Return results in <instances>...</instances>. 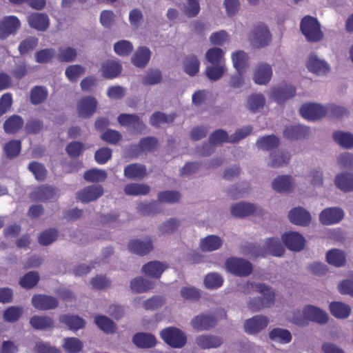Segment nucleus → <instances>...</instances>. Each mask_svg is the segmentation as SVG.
<instances>
[{
	"label": "nucleus",
	"instance_id": "obj_1",
	"mask_svg": "<svg viewBox=\"0 0 353 353\" xmlns=\"http://www.w3.org/2000/svg\"><path fill=\"white\" fill-rule=\"evenodd\" d=\"M301 30L309 42H318L323 37L318 20L311 16H305L301 22Z\"/></svg>",
	"mask_w": 353,
	"mask_h": 353
},
{
	"label": "nucleus",
	"instance_id": "obj_2",
	"mask_svg": "<svg viewBox=\"0 0 353 353\" xmlns=\"http://www.w3.org/2000/svg\"><path fill=\"white\" fill-rule=\"evenodd\" d=\"M160 334L163 340L168 345L174 348H181L187 342L185 333L176 327H170L165 328L161 330Z\"/></svg>",
	"mask_w": 353,
	"mask_h": 353
},
{
	"label": "nucleus",
	"instance_id": "obj_3",
	"mask_svg": "<svg viewBox=\"0 0 353 353\" xmlns=\"http://www.w3.org/2000/svg\"><path fill=\"white\" fill-rule=\"evenodd\" d=\"M227 270L238 276H249L252 272V265L246 259L232 257L225 262Z\"/></svg>",
	"mask_w": 353,
	"mask_h": 353
},
{
	"label": "nucleus",
	"instance_id": "obj_4",
	"mask_svg": "<svg viewBox=\"0 0 353 353\" xmlns=\"http://www.w3.org/2000/svg\"><path fill=\"white\" fill-rule=\"evenodd\" d=\"M250 39L254 46L262 48L270 42L271 34L268 27L261 23L253 28Z\"/></svg>",
	"mask_w": 353,
	"mask_h": 353
},
{
	"label": "nucleus",
	"instance_id": "obj_5",
	"mask_svg": "<svg viewBox=\"0 0 353 353\" xmlns=\"http://www.w3.org/2000/svg\"><path fill=\"white\" fill-rule=\"evenodd\" d=\"M244 286L245 289L248 290L247 293H251L252 292H259L263 295L262 299L269 307L273 305L275 300V294L269 286L263 283L250 281L247 282Z\"/></svg>",
	"mask_w": 353,
	"mask_h": 353
},
{
	"label": "nucleus",
	"instance_id": "obj_6",
	"mask_svg": "<svg viewBox=\"0 0 353 353\" xmlns=\"http://www.w3.org/2000/svg\"><path fill=\"white\" fill-rule=\"evenodd\" d=\"M270 323L269 319L263 315H256L244 323V330L250 334H256L266 328Z\"/></svg>",
	"mask_w": 353,
	"mask_h": 353
},
{
	"label": "nucleus",
	"instance_id": "obj_7",
	"mask_svg": "<svg viewBox=\"0 0 353 353\" xmlns=\"http://www.w3.org/2000/svg\"><path fill=\"white\" fill-rule=\"evenodd\" d=\"M97 104V101L93 97H83L77 103L79 117L85 119L90 118L96 112Z\"/></svg>",
	"mask_w": 353,
	"mask_h": 353
},
{
	"label": "nucleus",
	"instance_id": "obj_8",
	"mask_svg": "<svg viewBox=\"0 0 353 353\" xmlns=\"http://www.w3.org/2000/svg\"><path fill=\"white\" fill-rule=\"evenodd\" d=\"M20 25V21L15 16L4 17L0 22V39H4L10 34H14Z\"/></svg>",
	"mask_w": 353,
	"mask_h": 353
},
{
	"label": "nucleus",
	"instance_id": "obj_9",
	"mask_svg": "<svg viewBox=\"0 0 353 353\" xmlns=\"http://www.w3.org/2000/svg\"><path fill=\"white\" fill-rule=\"evenodd\" d=\"M300 114L308 120L321 119L327 113L325 108L316 103H307L300 108Z\"/></svg>",
	"mask_w": 353,
	"mask_h": 353
},
{
	"label": "nucleus",
	"instance_id": "obj_10",
	"mask_svg": "<svg viewBox=\"0 0 353 353\" xmlns=\"http://www.w3.org/2000/svg\"><path fill=\"white\" fill-rule=\"evenodd\" d=\"M344 212L340 208H327L323 210L320 215V222L325 225L339 223L343 219Z\"/></svg>",
	"mask_w": 353,
	"mask_h": 353
},
{
	"label": "nucleus",
	"instance_id": "obj_11",
	"mask_svg": "<svg viewBox=\"0 0 353 353\" xmlns=\"http://www.w3.org/2000/svg\"><path fill=\"white\" fill-rule=\"evenodd\" d=\"M103 188L101 185H89L84 188L77 193V199L82 203H89L97 200L103 194Z\"/></svg>",
	"mask_w": 353,
	"mask_h": 353
},
{
	"label": "nucleus",
	"instance_id": "obj_12",
	"mask_svg": "<svg viewBox=\"0 0 353 353\" xmlns=\"http://www.w3.org/2000/svg\"><path fill=\"white\" fill-rule=\"evenodd\" d=\"M32 305L40 310L54 309L58 306V300L49 295L36 294L32 298Z\"/></svg>",
	"mask_w": 353,
	"mask_h": 353
},
{
	"label": "nucleus",
	"instance_id": "obj_13",
	"mask_svg": "<svg viewBox=\"0 0 353 353\" xmlns=\"http://www.w3.org/2000/svg\"><path fill=\"white\" fill-rule=\"evenodd\" d=\"M295 94V88L292 85H283L272 88L270 91V97L278 103H282Z\"/></svg>",
	"mask_w": 353,
	"mask_h": 353
},
{
	"label": "nucleus",
	"instance_id": "obj_14",
	"mask_svg": "<svg viewBox=\"0 0 353 353\" xmlns=\"http://www.w3.org/2000/svg\"><path fill=\"white\" fill-rule=\"evenodd\" d=\"M216 323V318L210 314L198 315L191 321L192 326L197 331L208 330L214 327Z\"/></svg>",
	"mask_w": 353,
	"mask_h": 353
},
{
	"label": "nucleus",
	"instance_id": "obj_15",
	"mask_svg": "<svg viewBox=\"0 0 353 353\" xmlns=\"http://www.w3.org/2000/svg\"><path fill=\"white\" fill-rule=\"evenodd\" d=\"M56 193L55 188L43 185L35 188L30 194V198L34 201H46L53 199Z\"/></svg>",
	"mask_w": 353,
	"mask_h": 353
},
{
	"label": "nucleus",
	"instance_id": "obj_16",
	"mask_svg": "<svg viewBox=\"0 0 353 353\" xmlns=\"http://www.w3.org/2000/svg\"><path fill=\"white\" fill-rule=\"evenodd\" d=\"M288 218L292 223L301 226H306L311 221L310 212L301 207L291 210L288 213Z\"/></svg>",
	"mask_w": 353,
	"mask_h": 353
},
{
	"label": "nucleus",
	"instance_id": "obj_17",
	"mask_svg": "<svg viewBox=\"0 0 353 353\" xmlns=\"http://www.w3.org/2000/svg\"><path fill=\"white\" fill-rule=\"evenodd\" d=\"M168 268L165 262L152 261L143 265L141 270L145 275L154 279H159L163 272Z\"/></svg>",
	"mask_w": 353,
	"mask_h": 353
},
{
	"label": "nucleus",
	"instance_id": "obj_18",
	"mask_svg": "<svg viewBox=\"0 0 353 353\" xmlns=\"http://www.w3.org/2000/svg\"><path fill=\"white\" fill-rule=\"evenodd\" d=\"M304 314L306 317L307 325L308 324V321L325 324L328 320V316L325 312L311 305H306L304 307Z\"/></svg>",
	"mask_w": 353,
	"mask_h": 353
},
{
	"label": "nucleus",
	"instance_id": "obj_19",
	"mask_svg": "<svg viewBox=\"0 0 353 353\" xmlns=\"http://www.w3.org/2000/svg\"><path fill=\"white\" fill-rule=\"evenodd\" d=\"M286 247L294 251H300L303 249L305 239L303 236L298 232H290L282 236Z\"/></svg>",
	"mask_w": 353,
	"mask_h": 353
},
{
	"label": "nucleus",
	"instance_id": "obj_20",
	"mask_svg": "<svg viewBox=\"0 0 353 353\" xmlns=\"http://www.w3.org/2000/svg\"><path fill=\"white\" fill-rule=\"evenodd\" d=\"M101 72L104 78L112 79L120 75L122 72V65L118 61L108 59L103 63Z\"/></svg>",
	"mask_w": 353,
	"mask_h": 353
},
{
	"label": "nucleus",
	"instance_id": "obj_21",
	"mask_svg": "<svg viewBox=\"0 0 353 353\" xmlns=\"http://www.w3.org/2000/svg\"><path fill=\"white\" fill-rule=\"evenodd\" d=\"M307 68L309 71L317 74L324 75L330 71L328 64L320 59L314 54H310L307 62Z\"/></svg>",
	"mask_w": 353,
	"mask_h": 353
},
{
	"label": "nucleus",
	"instance_id": "obj_22",
	"mask_svg": "<svg viewBox=\"0 0 353 353\" xmlns=\"http://www.w3.org/2000/svg\"><path fill=\"white\" fill-rule=\"evenodd\" d=\"M290 152L285 150H277L271 152L269 156L268 165L272 168H278L287 165L290 160Z\"/></svg>",
	"mask_w": 353,
	"mask_h": 353
},
{
	"label": "nucleus",
	"instance_id": "obj_23",
	"mask_svg": "<svg viewBox=\"0 0 353 353\" xmlns=\"http://www.w3.org/2000/svg\"><path fill=\"white\" fill-rule=\"evenodd\" d=\"M272 70L268 63H260L256 68L254 73V81L256 84L266 85L271 79Z\"/></svg>",
	"mask_w": 353,
	"mask_h": 353
},
{
	"label": "nucleus",
	"instance_id": "obj_24",
	"mask_svg": "<svg viewBox=\"0 0 353 353\" xmlns=\"http://www.w3.org/2000/svg\"><path fill=\"white\" fill-rule=\"evenodd\" d=\"M272 188L278 192H291L294 188L292 177L289 175L279 176L272 183Z\"/></svg>",
	"mask_w": 353,
	"mask_h": 353
},
{
	"label": "nucleus",
	"instance_id": "obj_25",
	"mask_svg": "<svg viewBox=\"0 0 353 353\" xmlns=\"http://www.w3.org/2000/svg\"><path fill=\"white\" fill-rule=\"evenodd\" d=\"M256 207L250 203L240 202L232 205L230 208V212L232 216L238 218H243L254 214Z\"/></svg>",
	"mask_w": 353,
	"mask_h": 353
},
{
	"label": "nucleus",
	"instance_id": "obj_26",
	"mask_svg": "<svg viewBox=\"0 0 353 353\" xmlns=\"http://www.w3.org/2000/svg\"><path fill=\"white\" fill-rule=\"evenodd\" d=\"M196 345L201 349L216 348L223 343L222 339L212 334H201L195 339Z\"/></svg>",
	"mask_w": 353,
	"mask_h": 353
},
{
	"label": "nucleus",
	"instance_id": "obj_27",
	"mask_svg": "<svg viewBox=\"0 0 353 353\" xmlns=\"http://www.w3.org/2000/svg\"><path fill=\"white\" fill-rule=\"evenodd\" d=\"M28 23L34 29L39 31H45L49 26L48 16L44 13H32L28 18Z\"/></svg>",
	"mask_w": 353,
	"mask_h": 353
},
{
	"label": "nucleus",
	"instance_id": "obj_28",
	"mask_svg": "<svg viewBox=\"0 0 353 353\" xmlns=\"http://www.w3.org/2000/svg\"><path fill=\"white\" fill-rule=\"evenodd\" d=\"M309 134V129L302 125H290L283 130V137L290 140L302 139Z\"/></svg>",
	"mask_w": 353,
	"mask_h": 353
},
{
	"label": "nucleus",
	"instance_id": "obj_29",
	"mask_svg": "<svg viewBox=\"0 0 353 353\" xmlns=\"http://www.w3.org/2000/svg\"><path fill=\"white\" fill-rule=\"evenodd\" d=\"M154 250L153 241L150 236L134 241V253L140 256L148 254Z\"/></svg>",
	"mask_w": 353,
	"mask_h": 353
},
{
	"label": "nucleus",
	"instance_id": "obj_30",
	"mask_svg": "<svg viewBox=\"0 0 353 353\" xmlns=\"http://www.w3.org/2000/svg\"><path fill=\"white\" fill-rule=\"evenodd\" d=\"M152 55L151 50L142 46L137 48L134 53V65L140 68H144L150 61Z\"/></svg>",
	"mask_w": 353,
	"mask_h": 353
},
{
	"label": "nucleus",
	"instance_id": "obj_31",
	"mask_svg": "<svg viewBox=\"0 0 353 353\" xmlns=\"http://www.w3.org/2000/svg\"><path fill=\"white\" fill-rule=\"evenodd\" d=\"M334 184L343 192H352L353 174L345 172L337 174L334 179Z\"/></svg>",
	"mask_w": 353,
	"mask_h": 353
},
{
	"label": "nucleus",
	"instance_id": "obj_32",
	"mask_svg": "<svg viewBox=\"0 0 353 353\" xmlns=\"http://www.w3.org/2000/svg\"><path fill=\"white\" fill-rule=\"evenodd\" d=\"M279 145L280 139L274 134L259 137L256 142V146L259 149L265 151L275 149L278 148Z\"/></svg>",
	"mask_w": 353,
	"mask_h": 353
},
{
	"label": "nucleus",
	"instance_id": "obj_33",
	"mask_svg": "<svg viewBox=\"0 0 353 353\" xmlns=\"http://www.w3.org/2000/svg\"><path fill=\"white\" fill-rule=\"evenodd\" d=\"M199 65L200 61L194 54L185 57L183 61V71L190 77H194L199 72Z\"/></svg>",
	"mask_w": 353,
	"mask_h": 353
},
{
	"label": "nucleus",
	"instance_id": "obj_34",
	"mask_svg": "<svg viewBox=\"0 0 353 353\" xmlns=\"http://www.w3.org/2000/svg\"><path fill=\"white\" fill-rule=\"evenodd\" d=\"M176 115L174 113L166 114L162 112L157 111L151 115L150 122L154 127L160 128L163 125L172 123L176 118Z\"/></svg>",
	"mask_w": 353,
	"mask_h": 353
},
{
	"label": "nucleus",
	"instance_id": "obj_35",
	"mask_svg": "<svg viewBox=\"0 0 353 353\" xmlns=\"http://www.w3.org/2000/svg\"><path fill=\"white\" fill-rule=\"evenodd\" d=\"M48 97V90L45 86L35 85L30 93V101L32 104L37 105L43 103Z\"/></svg>",
	"mask_w": 353,
	"mask_h": 353
},
{
	"label": "nucleus",
	"instance_id": "obj_36",
	"mask_svg": "<svg viewBox=\"0 0 353 353\" xmlns=\"http://www.w3.org/2000/svg\"><path fill=\"white\" fill-rule=\"evenodd\" d=\"M263 245L266 254L281 256L284 252V248L277 238L268 239Z\"/></svg>",
	"mask_w": 353,
	"mask_h": 353
},
{
	"label": "nucleus",
	"instance_id": "obj_37",
	"mask_svg": "<svg viewBox=\"0 0 353 353\" xmlns=\"http://www.w3.org/2000/svg\"><path fill=\"white\" fill-rule=\"evenodd\" d=\"M156 338L150 333L140 332L134 335V343L139 347L150 348L156 345Z\"/></svg>",
	"mask_w": 353,
	"mask_h": 353
},
{
	"label": "nucleus",
	"instance_id": "obj_38",
	"mask_svg": "<svg viewBox=\"0 0 353 353\" xmlns=\"http://www.w3.org/2000/svg\"><path fill=\"white\" fill-rule=\"evenodd\" d=\"M265 103V98L262 94H252L248 97L245 107L252 112H259Z\"/></svg>",
	"mask_w": 353,
	"mask_h": 353
},
{
	"label": "nucleus",
	"instance_id": "obj_39",
	"mask_svg": "<svg viewBox=\"0 0 353 353\" xmlns=\"http://www.w3.org/2000/svg\"><path fill=\"white\" fill-rule=\"evenodd\" d=\"M248 55L243 50H237L232 54L233 65L239 73H242L248 64Z\"/></svg>",
	"mask_w": 353,
	"mask_h": 353
},
{
	"label": "nucleus",
	"instance_id": "obj_40",
	"mask_svg": "<svg viewBox=\"0 0 353 353\" xmlns=\"http://www.w3.org/2000/svg\"><path fill=\"white\" fill-rule=\"evenodd\" d=\"M223 244L221 239L216 235H209L201 240L200 247L204 252L218 250Z\"/></svg>",
	"mask_w": 353,
	"mask_h": 353
},
{
	"label": "nucleus",
	"instance_id": "obj_41",
	"mask_svg": "<svg viewBox=\"0 0 353 353\" xmlns=\"http://www.w3.org/2000/svg\"><path fill=\"white\" fill-rule=\"evenodd\" d=\"M23 123V119L21 117L14 114L5 121L3 129L6 133L14 134L22 128Z\"/></svg>",
	"mask_w": 353,
	"mask_h": 353
},
{
	"label": "nucleus",
	"instance_id": "obj_42",
	"mask_svg": "<svg viewBox=\"0 0 353 353\" xmlns=\"http://www.w3.org/2000/svg\"><path fill=\"white\" fill-rule=\"evenodd\" d=\"M61 323L65 324L72 330H78L85 327V321L83 319L70 314L61 315L59 317Z\"/></svg>",
	"mask_w": 353,
	"mask_h": 353
},
{
	"label": "nucleus",
	"instance_id": "obj_43",
	"mask_svg": "<svg viewBox=\"0 0 353 353\" xmlns=\"http://www.w3.org/2000/svg\"><path fill=\"white\" fill-rule=\"evenodd\" d=\"M326 259L329 264L335 267H342L345 265L346 258L344 252L338 249H332L326 254Z\"/></svg>",
	"mask_w": 353,
	"mask_h": 353
},
{
	"label": "nucleus",
	"instance_id": "obj_44",
	"mask_svg": "<svg viewBox=\"0 0 353 353\" xmlns=\"http://www.w3.org/2000/svg\"><path fill=\"white\" fill-rule=\"evenodd\" d=\"M269 338L270 340L280 343H288L292 341V337L289 330L276 327L270 331Z\"/></svg>",
	"mask_w": 353,
	"mask_h": 353
},
{
	"label": "nucleus",
	"instance_id": "obj_45",
	"mask_svg": "<svg viewBox=\"0 0 353 353\" xmlns=\"http://www.w3.org/2000/svg\"><path fill=\"white\" fill-rule=\"evenodd\" d=\"M330 310L334 316L338 319H345L350 315L351 307L341 302H332L330 304Z\"/></svg>",
	"mask_w": 353,
	"mask_h": 353
},
{
	"label": "nucleus",
	"instance_id": "obj_46",
	"mask_svg": "<svg viewBox=\"0 0 353 353\" xmlns=\"http://www.w3.org/2000/svg\"><path fill=\"white\" fill-rule=\"evenodd\" d=\"M181 221L176 218H170L158 226V231L162 235H170L177 230Z\"/></svg>",
	"mask_w": 353,
	"mask_h": 353
},
{
	"label": "nucleus",
	"instance_id": "obj_47",
	"mask_svg": "<svg viewBox=\"0 0 353 353\" xmlns=\"http://www.w3.org/2000/svg\"><path fill=\"white\" fill-rule=\"evenodd\" d=\"M94 323L97 327L105 334H112L115 332L116 325L114 323L104 315L96 316Z\"/></svg>",
	"mask_w": 353,
	"mask_h": 353
},
{
	"label": "nucleus",
	"instance_id": "obj_48",
	"mask_svg": "<svg viewBox=\"0 0 353 353\" xmlns=\"http://www.w3.org/2000/svg\"><path fill=\"white\" fill-rule=\"evenodd\" d=\"M30 323L35 330H45L53 327L54 323L51 318L46 316L34 315L30 319Z\"/></svg>",
	"mask_w": 353,
	"mask_h": 353
},
{
	"label": "nucleus",
	"instance_id": "obj_49",
	"mask_svg": "<svg viewBox=\"0 0 353 353\" xmlns=\"http://www.w3.org/2000/svg\"><path fill=\"white\" fill-rule=\"evenodd\" d=\"M181 198V193L176 190L161 191L157 194V201L160 205L161 203H178L180 201Z\"/></svg>",
	"mask_w": 353,
	"mask_h": 353
},
{
	"label": "nucleus",
	"instance_id": "obj_50",
	"mask_svg": "<svg viewBox=\"0 0 353 353\" xmlns=\"http://www.w3.org/2000/svg\"><path fill=\"white\" fill-rule=\"evenodd\" d=\"M332 137L336 143L346 149L353 148V134L350 132H336Z\"/></svg>",
	"mask_w": 353,
	"mask_h": 353
},
{
	"label": "nucleus",
	"instance_id": "obj_51",
	"mask_svg": "<svg viewBox=\"0 0 353 353\" xmlns=\"http://www.w3.org/2000/svg\"><path fill=\"white\" fill-rule=\"evenodd\" d=\"M223 56V50L216 47L210 48L205 53L206 60L212 65L225 64Z\"/></svg>",
	"mask_w": 353,
	"mask_h": 353
},
{
	"label": "nucleus",
	"instance_id": "obj_52",
	"mask_svg": "<svg viewBox=\"0 0 353 353\" xmlns=\"http://www.w3.org/2000/svg\"><path fill=\"white\" fill-rule=\"evenodd\" d=\"M159 146V141L156 137H147L141 139L137 150L143 152H150L155 150Z\"/></svg>",
	"mask_w": 353,
	"mask_h": 353
},
{
	"label": "nucleus",
	"instance_id": "obj_53",
	"mask_svg": "<svg viewBox=\"0 0 353 353\" xmlns=\"http://www.w3.org/2000/svg\"><path fill=\"white\" fill-rule=\"evenodd\" d=\"M137 210L143 215L152 216L161 212L162 208L157 200L148 203H141L138 205Z\"/></svg>",
	"mask_w": 353,
	"mask_h": 353
},
{
	"label": "nucleus",
	"instance_id": "obj_54",
	"mask_svg": "<svg viewBox=\"0 0 353 353\" xmlns=\"http://www.w3.org/2000/svg\"><path fill=\"white\" fill-rule=\"evenodd\" d=\"M83 178L88 182H103L107 178V173L102 170L90 169L84 172Z\"/></svg>",
	"mask_w": 353,
	"mask_h": 353
},
{
	"label": "nucleus",
	"instance_id": "obj_55",
	"mask_svg": "<svg viewBox=\"0 0 353 353\" xmlns=\"http://www.w3.org/2000/svg\"><path fill=\"white\" fill-rule=\"evenodd\" d=\"M243 253L248 256L250 259L265 256L266 252L264 245L261 247L259 245L248 244L242 249Z\"/></svg>",
	"mask_w": 353,
	"mask_h": 353
},
{
	"label": "nucleus",
	"instance_id": "obj_56",
	"mask_svg": "<svg viewBox=\"0 0 353 353\" xmlns=\"http://www.w3.org/2000/svg\"><path fill=\"white\" fill-rule=\"evenodd\" d=\"M77 56V51L72 47L59 48L57 59L60 62L69 63L74 61Z\"/></svg>",
	"mask_w": 353,
	"mask_h": 353
},
{
	"label": "nucleus",
	"instance_id": "obj_57",
	"mask_svg": "<svg viewBox=\"0 0 353 353\" xmlns=\"http://www.w3.org/2000/svg\"><path fill=\"white\" fill-rule=\"evenodd\" d=\"M83 343L76 337H68L64 339L63 347L68 353H77L83 349Z\"/></svg>",
	"mask_w": 353,
	"mask_h": 353
},
{
	"label": "nucleus",
	"instance_id": "obj_58",
	"mask_svg": "<svg viewBox=\"0 0 353 353\" xmlns=\"http://www.w3.org/2000/svg\"><path fill=\"white\" fill-rule=\"evenodd\" d=\"M21 150V142L19 140H10L3 146V151L6 156L14 158L19 155Z\"/></svg>",
	"mask_w": 353,
	"mask_h": 353
},
{
	"label": "nucleus",
	"instance_id": "obj_59",
	"mask_svg": "<svg viewBox=\"0 0 353 353\" xmlns=\"http://www.w3.org/2000/svg\"><path fill=\"white\" fill-rule=\"evenodd\" d=\"M28 170L39 181H44L47 176V170L45 166L37 161L30 162L28 165Z\"/></svg>",
	"mask_w": 353,
	"mask_h": 353
},
{
	"label": "nucleus",
	"instance_id": "obj_60",
	"mask_svg": "<svg viewBox=\"0 0 353 353\" xmlns=\"http://www.w3.org/2000/svg\"><path fill=\"white\" fill-rule=\"evenodd\" d=\"M162 79L161 72L158 69L150 68L143 77L142 82L144 85H155L161 82Z\"/></svg>",
	"mask_w": 353,
	"mask_h": 353
},
{
	"label": "nucleus",
	"instance_id": "obj_61",
	"mask_svg": "<svg viewBox=\"0 0 353 353\" xmlns=\"http://www.w3.org/2000/svg\"><path fill=\"white\" fill-rule=\"evenodd\" d=\"M39 281V275L37 272L26 273L19 281L21 287L26 289H31L34 287Z\"/></svg>",
	"mask_w": 353,
	"mask_h": 353
},
{
	"label": "nucleus",
	"instance_id": "obj_62",
	"mask_svg": "<svg viewBox=\"0 0 353 353\" xmlns=\"http://www.w3.org/2000/svg\"><path fill=\"white\" fill-rule=\"evenodd\" d=\"M225 64H216L208 66L205 70V74L212 81L219 80L225 72Z\"/></svg>",
	"mask_w": 353,
	"mask_h": 353
},
{
	"label": "nucleus",
	"instance_id": "obj_63",
	"mask_svg": "<svg viewBox=\"0 0 353 353\" xmlns=\"http://www.w3.org/2000/svg\"><path fill=\"white\" fill-rule=\"evenodd\" d=\"M182 11L189 18L196 17L200 11L199 0H187L183 6Z\"/></svg>",
	"mask_w": 353,
	"mask_h": 353
},
{
	"label": "nucleus",
	"instance_id": "obj_64",
	"mask_svg": "<svg viewBox=\"0 0 353 353\" xmlns=\"http://www.w3.org/2000/svg\"><path fill=\"white\" fill-rule=\"evenodd\" d=\"M58 231L54 228L46 230L41 233L38 241L41 245H48L57 239Z\"/></svg>",
	"mask_w": 353,
	"mask_h": 353
}]
</instances>
